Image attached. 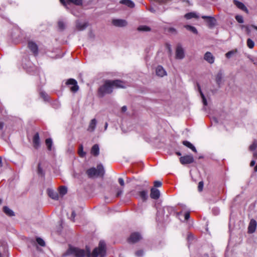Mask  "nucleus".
<instances>
[{"label":"nucleus","instance_id":"1","mask_svg":"<svg viewBox=\"0 0 257 257\" xmlns=\"http://www.w3.org/2000/svg\"><path fill=\"white\" fill-rule=\"evenodd\" d=\"M70 255L75 257H85V255H87V257L91 256L89 248H87V250L85 251L83 249L70 246L67 251L62 254V256L65 257Z\"/></svg>","mask_w":257,"mask_h":257},{"label":"nucleus","instance_id":"2","mask_svg":"<svg viewBox=\"0 0 257 257\" xmlns=\"http://www.w3.org/2000/svg\"><path fill=\"white\" fill-rule=\"evenodd\" d=\"M86 173L89 178H93L94 176L103 177L105 173V170L103 165L100 164L97 166L96 168L93 167L88 169Z\"/></svg>","mask_w":257,"mask_h":257},{"label":"nucleus","instance_id":"3","mask_svg":"<svg viewBox=\"0 0 257 257\" xmlns=\"http://www.w3.org/2000/svg\"><path fill=\"white\" fill-rule=\"evenodd\" d=\"M113 91V87L111 84V80H106L104 84L98 89V95L100 97L104 96L106 94H110Z\"/></svg>","mask_w":257,"mask_h":257},{"label":"nucleus","instance_id":"4","mask_svg":"<svg viewBox=\"0 0 257 257\" xmlns=\"http://www.w3.org/2000/svg\"><path fill=\"white\" fill-rule=\"evenodd\" d=\"M106 253L105 243L103 241H100L98 247H96L92 251V256L93 257H97L99 255L100 257H104Z\"/></svg>","mask_w":257,"mask_h":257},{"label":"nucleus","instance_id":"5","mask_svg":"<svg viewBox=\"0 0 257 257\" xmlns=\"http://www.w3.org/2000/svg\"><path fill=\"white\" fill-rule=\"evenodd\" d=\"M224 114L223 112L220 115H216L214 116L212 120L211 123L212 124L216 126L218 128L220 126H222V128L224 127Z\"/></svg>","mask_w":257,"mask_h":257},{"label":"nucleus","instance_id":"6","mask_svg":"<svg viewBox=\"0 0 257 257\" xmlns=\"http://www.w3.org/2000/svg\"><path fill=\"white\" fill-rule=\"evenodd\" d=\"M7 243L4 240L0 241V256H8Z\"/></svg>","mask_w":257,"mask_h":257},{"label":"nucleus","instance_id":"7","mask_svg":"<svg viewBox=\"0 0 257 257\" xmlns=\"http://www.w3.org/2000/svg\"><path fill=\"white\" fill-rule=\"evenodd\" d=\"M66 84L67 85H71L70 90L73 92H76L79 89V86L77 84V82L76 80L73 78H70L67 80L66 82Z\"/></svg>","mask_w":257,"mask_h":257},{"label":"nucleus","instance_id":"8","mask_svg":"<svg viewBox=\"0 0 257 257\" xmlns=\"http://www.w3.org/2000/svg\"><path fill=\"white\" fill-rule=\"evenodd\" d=\"M185 57L184 50L182 45L178 44L176 49V58L177 59H183Z\"/></svg>","mask_w":257,"mask_h":257},{"label":"nucleus","instance_id":"9","mask_svg":"<svg viewBox=\"0 0 257 257\" xmlns=\"http://www.w3.org/2000/svg\"><path fill=\"white\" fill-rule=\"evenodd\" d=\"M194 161V158L192 155H186L180 158V163L183 165L191 164Z\"/></svg>","mask_w":257,"mask_h":257},{"label":"nucleus","instance_id":"10","mask_svg":"<svg viewBox=\"0 0 257 257\" xmlns=\"http://www.w3.org/2000/svg\"><path fill=\"white\" fill-rule=\"evenodd\" d=\"M142 239V236L139 232H134L131 234L128 238V242L136 243Z\"/></svg>","mask_w":257,"mask_h":257},{"label":"nucleus","instance_id":"11","mask_svg":"<svg viewBox=\"0 0 257 257\" xmlns=\"http://www.w3.org/2000/svg\"><path fill=\"white\" fill-rule=\"evenodd\" d=\"M112 24L117 27H123L127 25V22L122 19H114L112 21Z\"/></svg>","mask_w":257,"mask_h":257},{"label":"nucleus","instance_id":"12","mask_svg":"<svg viewBox=\"0 0 257 257\" xmlns=\"http://www.w3.org/2000/svg\"><path fill=\"white\" fill-rule=\"evenodd\" d=\"M28 47L35 56L38 53V48L37 45L32 41L28 42Z\"/></svg>","mask_w":257,"mask_h":257},{"label":"nucleus","instance_id":"13","mask_svg":"<svg viewBox=\"0 0 257 257\" xmlns=\"http://www.w3.org/2000/svg\"><path fill=\"white\" fill-rule=\"evenodd\" d=\"M202 18L204 20H206V22L209 27L212 28L215 25L216 20L214 18L209 16H202Z\"/></svg>","mask_w":257,"mask_h":257},{"label":"nucleus","instance_id":"14","mask_svg":"<svg viewBox=\"0 0 257 257\" xmlns=\"http://www.w3.org/2000/svg\"><path fill=\"white\" fill-rule=\"evenodd\" d=\"M136 197H139L143 201H146L148 198V191L147 190H142L139 191L136 194Z\"/></svg>","mask_w":257,"mask_h":257},{"label":"nucleus","instance_id":"15","mask_svg":"<svg viewBox=\"0 0 257 257\" xmlns=\"http://www.w3.org/2000/svg\"><path fill=\"white\" fill-rule=\"evenodd\" d=\"M256 221L253 219H251L248 226V232L249 233H253L256 229Z\"/></svg>","mask_w":257,"mask_h":257},{"label":"nucleus","instance_id":"16","mask_svg":"<svg viewBox=\"0 0 257 257\" xmlns=\"http://www.w3.org/2000/svg\"><path fill=\"white\" fill-rule=\"evenodd\" d=\"M68 3H66L65 0H60V3L67 9L68 5L70 3H73L76 5H81L82 4V0H67Z\"/></svg>","mask_w":257,"mask_h":257},{"label":"nucleus","instance_id":"17","mask_svg":"<svg viewBox=\"0 0 257 257\" xmlns=\"http://www.w3.org/2000/svg\"><path fill=\"white\" fill-rule=\"evenodd\" d=\"M233 4L239 9L245 12L246 14L248 13V11L245 6L241 2L237 0L233 1Z\"/></svg>","mask_w":257,"mask_h":257},{"label":"nucleus","instance_id":"18","mask_svg":"<svg viewBox=\"0 0 257 257\" xmlns=\"http://www.w3.org/2000/svg\"><path fill=\"white\" fill-rule=\"evenodd\" d=\"M204 59L210 64H212L214 62V57L212 53L209 52L205 53L204 56Z\"/></svg>","mask_w":257,"mask_h":257},{"label":"nucleus","instance_id":"19","mask_svg":"<svg viewBox=\"0 0 257 257\" xmlns=\"http://www.w3.org/2000/svg\"><path fill=\"white\" fill-rule=\"evenodd\" d=\"M160 196V192L158 189L152 188L151 189L150 196L152 199H158Z\"/></svg>","mask_w":257,"mask_h":257},{"label":"nucleus","instance_id":"20","mask_svg":"<svg viewBox=\"0 0 257 257\" xmlns=\"http://www.w3.org/2000/svg\"><path fill=\"white\" fill-rule=\"evenodd\" d=\"M113 89L114 88H124V83L119 80H111Z\"/></svg>","mask_w":257,"mask_h":257},{"label":"nucleus","instance_id":"21","mask_svg":"<svg viewBox=\"0 0 257 257\" xmlns=\"http://www.w3.org/2000/svg\"><path fill=\"white\" fill-rule=\"evenodd\" d=\"M164 214H166V217L167 218L170 215L174 213L175 210L174 207L171 206L164 207L163 209Z\"/></svg>","mask_w":257,"mask_h":257},{"label":"nucleus","instance_id":"22","mask_svg":"<svg viewBox=\"0 0 257 257\" xmlns=\"http://www.w3.org/2000/svg\"><path fill=\"white\" fill-rule=\"evenodd\" d=\"M33 142L34 145V147L35 149H38L40 147V137L38 133H36L33 138Z\"/></svg>","mask_w":257,"mask_h":257},{"label":"nucleus","instance_id":"23","mask_svg":"<svg viewBox=\"0 0 257 257\" xmlns=\"http://www.w3.org/2000/svg\"><path fill=\"white\" fill-rule=\"evenodd\" d=\"M156 74L160 77H163L165 75H166L167 73L165 69L162 66H158L156 68Z\"/></svg>","mask_w":257,"mask_h":257},{"label":"nucleus","instance_id":"24","mask_svg":"<svg viewBox=\"0 0 257 257\" xmlns=\"http://www.w3.org/2000/svg\"><path fill=\"white\" fill-rule=\"evenodd\" d=\"M96 124H97L96 119L95 118L92 119L90 121V122L89 124V126L88 127L87 131L90 132H93L95 129Z\"/></svg>","mask_w":257,"mask_h":257},{"label":"nucleus","instance_id":"25","mask_svg":"<svg viewBox=\"0 0 257 257\" xmlns=\"http://www.w3.org/2000/svg\"><path fill=\"white\" fill-rule=\"evenodd\" d=\"M88 24L87 23H81L79 21H77L76 22V29L79 31H83L85 30L87 27Z\"/></svg>","mask_w":257,"mask_h":257},{"label":"nucleus","instance_id":"26","mask_svg":"<svg viewBox=\"0 0 257 257\" xmlns=\"http://www.w3.org/2000/svg\"><path fill=\"white\" fill-rule=\"evenodd\" d=\"M91 154L94 156H97L99 154V148L97 144H95L91 149Z\"/></svg>","mask_w":257,"mask_h":257},{"label":"nucleus","instance_id":"27","mask_svg":"<svg viewBox=\"0 0 257 257\" xmlns=\"http://www.w3.org/2000/svg\"><path fill=\"white\" fill-rule=\"evenodd\" d=\"M3 211L9 216L12 217L15 216V212L8 206H4L3 207Z\"/></svg>","mask_w":257,"mask_h":257},{"label":"nucleus","instance_id":"28","mask_svg":"<svg viewBox=\"0 0 257 257\" xmlns=\"http://www.w3.org/2000/svg\"><path fill=\"white\" fill-rule=\"evenodd\" d=\"M48 194L50 198L54 200H58L59 198V195L58 193L53 190H49L48 191Z\"/></svg>","mask_w":257,"mask_h":257},{"label":"nucleus","instance_id":"29","mask_svg":"<svg viewBox=\"0 0 257 257\" xmlns=\"http://www.w3.org/2000/svg\"><path fill=\"white\" fill-rule=\"evenodd\" d=\"M184 17L187 20L191 19L193 18H199L197 14L195 12H190V13H187L185 15Z\"/></svg>","mask_w":257,"mask_h":257},{"label":"nucleus","instance_id":"30","mask_svg":"<svg viewBox=\"0 0 257 257\" xmlns=\"http://www.w3.org/2000/svg\"><path fill=\"white\" fill-rule=\"evenodd\" d=\"M120 3L131 8L135 7V4L131 0H121Z\"/></svg>","mask_w":257,"mask_h":257},{"label":"nucleus","instance_id":"31","mask_svg":"<svg viewBox=\"0 0 257 257\" xmlns=\"http://www.w3.org/2000/svg\"><path fill=\"white\" fill-rule=\"evenodd\" d=\"M183 144L187 147L191 149L193 152L196 153L197 150L195 147L189 142L187 141H184L183 142Z\"/></svg>","mask_w":257,"mask_h":257},{"label":"nucleus","instance_id":"32","mask_svg":"<svg viewBox=\"0 0 257 257\" xmlns=\"http://www.w3.org/2000/svg\"><path fill=\"white\" fill-rule=\"evenodd\" d=\"M197 86H198V90L200 93V95L202 99V102H203L204 105H207V100H206L204 94L203 93V92L201 91V87L198 84H197Z\"/></svg>","mask_w":257,"mask_h":257},{"label":"nucleus","instance_id":"33","mask_svg":"<svg viewBox=\"0 0 257 257\" xmlns=\"http://www.w3.org/2000/svg\"><path fill=\"white\" fill-rule=\"evenodd\" d=\"M78 153L79 154V156L81 158H83L85 156L86 153L83 151V147L82 145H80L79 146Z\"/></svg>","mask_w":257,"mask_h":257},{"label":"nucleus","instance_id":"34","mask_svg":"<svg viewBox=\"0 0 257 257\" xmlns=\"http://www.w3.org/2000/svg\"><path fill=\"white\" fill-rule=\"evenodd\" d=\"M45 143L47 147L48 150L49 151H51L52 149L51 148L53 144L52 140L51 138H48L46 140Z\"/></svg>","mask_w":257,"mask_h":257},{"label":"nucleus","instance_id":"35","mask_svg":"<svg viewBox=\"0 0 257 257\" xmlns=\"http://www.w3.org/2000/svg\"><path fill=\"white\" fill-rule=\"evenodd\" d=\"M139 31L149 32L151 31V28L147 26H140L138 28Z\"/></svg>","mask_w":257,"mask_h":257},{"label":"nucleus","instance_id":"36","mask_svg":"<svg viewBox=\"0 0 257 257\" xmlns=\"http://www.w3.org/2000/svg\"><path fill=\"white\" fill-rule=\"evenodd\" d=\"M256 148H257V141L254 140L253 142H252V144L249 146L248 149L250 151L253 152V151H254Z\"/></svg>","mask_w":257,"mask_h":257},{"label":"nucleus","instance_id":"37","mask_svg":"<svg viewBox=\"0 0 257 257\" xmlns=\"http://www.w3.org/2000/svg\"><path fill=\"white\" fill-rule=\"evenodd\" d=\"M185 28H186L188 30L191 31L194 34L197 33V29L195 28V27L193 26H191L190 25H186L185 26Z\"/></svg>","mask_w":257,"mask_h":257},{"label":"nucleus","instance_id":"38","mask_svg":"<svg viewBox=\"0 0 257 257\" xmlns=\"http://www.w3.org/2000/svg\"><path fill=\"white\" fill-rule=\"evenodd\" d=\"M247 47L250 48V49H252L253 48L254 46V42L251 40L250 39H248L247 40Z\"/></svg>","mask_w":257,"mask_h":257},{"label":"nucleus","instance_id":"39","mask_svg":"<svg viewBox=\"0 0 257 257\" xmlns=\"http://www.w3.org/2000/svg\"><path fill=\"white\" fill-rule=\"evenodd\" d=\"M67 189L65 186H61L59 189V192L60 194L64 195L67 193Z\"/></svg>","mask_w":257,"mask_h":257},{"label":"nucleus","instance_id":"40","mask_svg":"<svg viewBox=\"0 0 257 257\" xmlns=\"http://www.w3.org/2000/svg\"><path fill=\"white\" fill-rule=\"evenodd\" d=\"M37 242L41 246H44L45 245V242L44 240L40 237H37L36 239Z\"/></svg>","mask_w":257,"mask_h":257},{"label":"nucleus","instance_id":"41","mask_svg":"<svg viewBox=\"0 0 257 257\" xmlns=\"http://www.w3.org/2000/svg\"><path fill=\"white\" fill-rule=\"evenodd\" d=\"M58 25L59 28L61 30H63L65 28V23L62 21H59L58 23Z\"/></svg>","mask_w":257,"mask_h":257},{"label":"nucleus","instance_id":"42","mask_svg":"<svg viewBox=\"0 0 257 257\" xmlns=\"http://www.w3.org/2000/svg\"><path fill=\"white\" fill-rule=\"evenodd\" d=\"M38 174L40 175H41L42 176H43L44 175V173L43 170V169L41 167L40 163H39L38 165Z\"/></svg>","mask_w":257,"mask_h":257},{"label":"nucleus","instance_id":"43","mask_svg":"<svg viewBox=\"0 0 257 257\" xmlns=\"http://www.w3.org/2000/svg\"><path fill=\"white\" fill-rule=\"evenodd\" d=\"M222 78V74L220 73H218L216 76V81L217 83L219 85Z\"/></svg>","mask_w":257,"mask_h":257},{"label":"nucleus","instance_id":"44","mask_svg":"<svg viewBox=\"0 0 257 257\" xmlns=\"http://www.w3.org/2000/svg\"><path fill=\"white\" fill-rule=\"evenodd\" d=\"M235 19L239 23L242 24L244 22L243 18L242 16L240 15H236L235 16Z\"/></svg>","mask_w":257,"mask_h":257},{"label":"nucleus","instance_id":"45","mask_svg":"<svg viewBox=\"0 0 257 257\" xmlns=\"http://www.w3.org/2000/svg\"><path fill=\"white\" fill-rule=\"evenodd\" d=\"M41 96L44 99L45 101L48 100V95L45 92H40Z\"/></svg>","mask_w":257,"mask_h":257},{"label":"nucleus","instance_id":"46","mask_svg":"<svg viewBox=\"0 0 257 257\" xmlns=\"http://www.w3.org/2000/svg\"><path fill=\"white\" fill-rule=\"evenodd\" d=\"M204 183L203 181H200L199 182L198 186V190L199 192H201L202 191L203 188Z\"/></svg>","mask_w":257,"mask_h":257},{"label":"nucleus","instance_id":"47","mask_svg":"<svg viewBox=\"0 0 257 257\" xmlns=\"http://www.w3.org/2000/svg\"><path fill=\"white\" fill-rule=\"evenodd\" d=\"M167 31H168V32L172 33V34H177L176 30L175 28H172V27L169 28L168 29Z\"/></svg>","mask_w":257,"mask_h":257},{"label":"nucleus","instance_id":"48","mask_svg":"<svg viewBox=\"0 0 257 257\" xmlns=\"http://www.w3.org/2000/svg\"><path fill=\"white\" fill-rule=\"evenodd\" d=\"M212 211L214 215H216L219 214L220 211L217 207H214L212 208Z\"/></svg>","mask_w":257,"mask_h":257},{"label":"nucleus","instance_id":"49","mask_svg":"<svg viewBox=\"0 0 257 257\" xmlns=\"http://www.w3.org/2000/svg\"><path fill=\"white\" fill-rule=\"evenodd\" d=\"M144 251L142 250H139L136 252V255L138 257H141L143 255Z\"/></svg>","mask_w":257,"mask_h":257},{"label":"nucleus","instance_id":"50","mask_svg":"<svg viewBox=\"0 0 257 257\" xmlns=\"http://www.w3.org/2000/svg\"><path fill=\"white\" fill-rule=\"evenodd\" d=\"M155 187H160L162 186V182L159 181H155L154 183Z\"/></svg>","mask_w":257,"mask_h":257},{"label":"nucleus","instance_id":"51","mask_svg":"<svg viewBox=\"0 0 257 257\" xmlns=\"http://www.w3.org/2000/svg\"><path fill=\"white\" fill-rule=\"evenodd\" d=\"M118 183H119V184L121 186H124V180H123V179L122 178H119L118 179Z\"/></svg>","mask_w":257,"mask_h":257},{"label":"nucleus","instance_id":"52","mask_svg":"<svg viewBox=\"0 0 257 257\" xmlns=\"http://www.w3.org/2000/svg\"><path fill=\"white\" fill-rule=\"evenodd\" d=\"M76 216V213L74 211H73L72 212V213H71V217L70 218V219L72 221H74V218H75V217Z\"/></svg>","mask_w":257,"mask_h":257},{"label":"nucleus","instance_id":"53","mask_svg":"<svg viewBox=\"0 0 257 257\" xmlns=\"http://www.w3.org/2000/svg\"><path fill=\"white\" fill-rule=\"evenodd\" d=\"M234 52L233 51H229L228 53H226V57L227 58H230L232 54H233Z\"/></svg>","mask_w":257,"mask_h":257},{"label":"nucleus","instance_id":"54","mask_svg":"<svg viewBox=\"0 0 257 257\" xmlns=\"http://www.w3.org/2000/svg\"><path fill=\"white\" fill-rule=\"evenodd\" d=\"M185 220H187L190 218V214L189 212H186L184 214Z\"/></svg>","mask_w":257,"mask_h":257},{"label":"nucleus","instance_id":"55","mask_svg":"<svg viewBox=\"0 0 257 257\" xmlns=\"http://www.w3.org/2000/svg\"><path fill=\"white\" fill-rule=\"evenodd\" d=\"M166 46H167V49L168 50L169 52L171 54L172 53V49H171V45L170 44H167L166 45Z\"/></svg>","mask_w":257,"mask_h":257},{"label":"nucleus","instance_id":"56","mask_svg":"<svg viewBox=\"0 0 257 257\" xmlns=\"http://www.w3.org/2000/svg\"><path fill=\"white\" fill-rule=\"evenodd\" d=\"M122 193V190H119L117 191L116 193V197L119 196Z\"/></svg>","mask_w":257,"mask_h":257},{"label":"nucleus","instance_id":"57","mask_svg":"<svg viewBox=\"0 0 257 257\" xmlns=\"http://www.w3.org/2000/svg\"><path fill=\"white\" fill-rule=\"evenodd\" d=\"M127 110V107L126 106H123L122 107H121V111L122 112H125Z\"/></svg>","mask_w":257,"mask_h":257},{"label":"nucleus","instance_id":"58","mask_svg":"<svg viewBox=\"0 0 257 257\" xmlns=\"http://www.w3.org/2000/svg\"><path fill=\"white\" fill-rule=\"evenodd\" d=\"M255 164V161L254 160H252L250 163V166L251 167H253Z\"/></svg>","mask_w":257,"mask_h":257},{"label":"nucleus","instance_id":"59","mask_svg":"<svg viewBox=\"0 0 257 257\" xmlns=\"http://www.w3.org/2000/svg\"><path fill=\"white\" fill-rule=\"evenodd\" d=\"M155 1L160 3H166L167 1V0H155Z\"/></svg>","mask_w":257,"mask_h":257},{"label":"nucleus","instance_id":"60","mask_svg":"<svg viewBox=\"0 0 257 257\" xmlns=\"http://www.w3.org/2000/svg\"><path fill=\"white\" fill-rule=\"evenodd\" d=\"M253 157L254 158H257V152L256 153V152H254L253 153Z\"/></svg>","mask_w":257,"mask_h":257},{"label":"nucleus","instance_id":"61","mask_svg":"<svg viewBox=\"0 0 257 257\" xmlns=\"http://www.w3.org/2000/svg\"><path fill=\"white\" fill-rule=\"evenodd\" d=\"M4 123H3V122H0V129H1V130L3 129V127H4Z\"/></svg>","mask_w":257,"mask_h":257},{"label":"nucleus","instance_id":"62","mask_svg":"<svg viewBox=\"0 0 257 257\" xmlns=\"http://www.w3.org/2000/svg\"><path fill=\"white\" fill-rule=\"evenodd\" d=\"M107 127H108V123L105 122V125H104V130L105 131L107 130Z\"/></svg>","mask_w":257,"mask_h":257},{"label":"nucleus","instance_id":"63","mask_svg":"<svg viewBox=\"0 0 257 257\" xmlns=\"http://www.w3.org/2000/svg\"><path fill=\"white\" fill-rule=\"evenodd\" d=\"M3 166V164H2V158L0 157V168L2 167Z\"/></svg>","mask_w":257,"mask_h":257},{"label":"nucleus","instance_id":"64","mask_svg":"<svg viewBox=\"0 0 257 257\" xmlns=\"http://www.w3.org/2000/svg\"><path fill=\"white\" fill-rule=\"evenodd\" d=\"M254 172H257V165L254 168Z\"/></svg>","mask_w":257,"mask_h":257}]
</instances>
